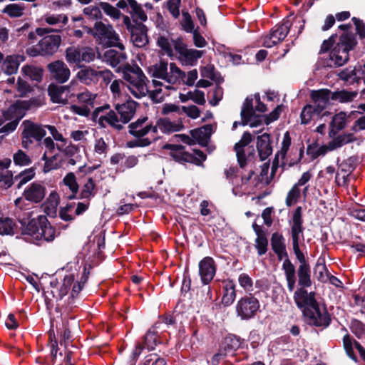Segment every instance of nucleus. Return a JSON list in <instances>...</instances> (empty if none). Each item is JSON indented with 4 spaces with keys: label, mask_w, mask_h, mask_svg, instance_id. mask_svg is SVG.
Returning <instances> with one entry per match:
<instances>
[{
    "label": "nucleus",
    "mask_w": 365,
    "mask_h": 365,
    "mask_svg": "<svg viewBox=\"0 0 365 365\" xmlns=\"http://www.w3.org/2000/svg\"><path fill=\"white\" fill-rule=\"evenodd\" d=\"M314 107L322 112L332 100L331 92L328 89L313 90L310 93Z\"/></svg>",
    "instance_id": "17"
},
{
    "label": "nucleus",
    "mask_w": 365,
    "mask_h": 365,
    "mask_svg": "<svg viewBox=\"0 0 365 365\" xmlns=\"http://www.w3.org/2000/svg\"><path fill=\"white\" fill-rule=\"evenodd\" d=\"M153 83L156 88L150 93V97L154 102L160 103L164 99L165 94H162L163 88L169 90L173 87L169 85H165L162 81L156 79L153 80Z\"/></svg>",
    "instance_id": "39"
},
{
    "label": "nucleus",
    "mask_w": 365,
    "mask_h": 365,
    "mask_svg": "<svg viewBox=\"0 0 365 365\" xmlns=\"http://www.w3.org/2000/svg\"><path fill=\"white\" fill-rule=\"evenodd\" d=\"M13 161L16 165L21 167L29 166L32 163L30 156L21 149L14 153Z\"/></svg>",
    "instance_id": "47"
},
{
    "label": "nucleus",
    "mask_w": 365,
    "mask_h": 365,
    "mask_svg": "<svg viewBox=\"0 0 365 365\" xmlns=\"http://www.w3.org/2000/svg\"><path fill=\"white\" fill-rule=\"evenodd\" d=\"M137 103L133 100H129L122 104H116L115 110L120 117L123 124L128 123L134 116L136 111Z\"/></svg>",
    "instance_id": "22"
},
{
    "label": "nucleus",
    "mask_w": 365,
    "mask_h": 365,
    "mask_svg": "<svg viewBox=\"0 0 365 365\" xmlns=\"http://www.w3.org/2000/svg\"><path fill=\"white\" fill-rule=\"evenodd\" d=\"M100 6L91 5L88 7L84 8L83 14L86 16H87L90 19H101L102 14L101 11Z\"/></svg>",
    "instance_id": "62"
},
{
    "label": "nucleus",
    "mask_w": 365,
    "mask_h": 365,
    "mask_svg": "<svg viewBox=\"0 0 365 365\" xmlns=\"http://www.w3.org/2000/svg\"><path fill=\"white\" fill-rule=\"evenodd\" d=\"M303 227L302 219V208L298 207L293 215L292 225L291 229L292 244L299 243L302 237Z\"/></svg>",
    "instance_id": "24"
},
{
    "label": "nucleus",
    "mask_w": 365,
    "mask_h": 365,
    "mask_svg": "<svg viewBox=\"0 0 365 365\" xmlns=\"http://www.w3.org/2000/svg\"><path fill=\"white\" fill-rule=\"evenodd\" d=\"M75 78L88 86L96 85L100 78L108 85L113 78V73L108 69L98 70L91 66H83L79 68Z\"/></svg>",
    "instance_id": "4"
},
{
    "label": "nucleus",
    "mask_w": 365,
    "mask_h": 365,
    "mask_svg": "<svg viewBox=\"0 0 365 365\" xmlns=\"http://www.w3.org/2000/svg\"><path fill=\"white\" fill-rule=\"evenodd\" d=\"M22 131L34 138L36 141L40 142L45 137L46 132L45 130L46 125L34 123L30 120H24L22 123Z\"/></svg>",
    "instance_id": "21"
},
{
    "label": "nucleus",
    "mask_w": 365,
    "mask_h": 365,
    "mask_svg": "<svg viewBox=\"0 0 365 365\" xmlns=\"http://www.w3.org/2000/svg\"><path fill=\"white\" fill-rule=\"evenodd\" d=\"M123 77L127 83L128 89L137 98L146 96L148 92L147 78L140 68L127 64L123 69Z\"/></svg>",
    "instance_id": "1"
},
{
    "label": "nucleus",
    "mask_w": 365,
    "mask_h": 365,
    "mask_svg": "<svg viewBox=\"0 0 365 365\" xmlns=\"http://www.w3.org/2000/svg\"><path fill=\"white\" fill-rule=\"evenodd\" d=\"M224 291L225 292L222 299V302L225 305H230L236 297L235 284L232 282H228L225 285Z\"/></svg>",
    "instance_id": "48"
},
{
    "label": "nucleus",
    "mask_w": 365,
    "mask_h": 365,
    "mask_svg": "<svg viewBox=\"0 0 365 365\" xmlns=\"http://www.w3.org/2000/svg\"><path fill=\"white\" fill-rule=\"evenodd\" d=\"M294 299L297 306L302 311L307 308H311L317 303L314 297V293H308L304 288H299L295 291Z\"/></svg>",
    "instance_id": "18"
},
{
    "label": "nucleus",
    "mask_w": 365,
    "mask_h": 365,
    "mask_svg": "<svg viewBox=\"0 0 365 365\" xmlns=\"http://www.w3.org/2000/svg\"><path fill=\"white\" fill-rule=\"evenodd\" d=\"M35 176V170L33 168L26 169L15 177V180L18 181L17 187L21 188L22 185H25L31 180Z\"/></svg>",
    "instance_id": "51"
},
{
    "label": "nucleus",
    "mask_w": 365,
    "mask_h": 365,
    "mask_svg": "<svg viewBox=\"0 0 365 365\" xmlns=\"http://www.w3.org/2000/svg\"><path fill=\"white\" fill-rule=\"evenodd\" d=\"M259 308L258 300L253 297H245L240 299L236 305L237 316L242 319L253 317Z\"/></svg>",
    "instance_id": "10"
},
{
    "label": "nucleus",
    "mask_w": 365,
    "mask_h": 365,
    "mask_svg": "<svg viewBox=\"0 0 365 365\" xmlns=\"http://www.w3.org/2000/svg\"><path fill=\"white\" fill-rule=\"evenodd\" d=\"M74 279L75 278L73 274H68L65 276L62 285L58 289H57L58 298L62 299L67 294L71 284L74 282Z\"/></svg>",
    "instance_id": "55"
},
{
    "label": "nucleus",
    "mask_w": 365,
    "mask_h": 365,
    "mask_svg": "<svg viewBox=\"0 0 365 365\" xmlns=\"http://www.w3.org/2000/svg\"><path fill=\"white\" fill-rule=\"evenodd\" d=\"M43 21L48 25L58 26L59 29H53L55 31H59L68 22V17L64 14H46L43 17ZM52 31L48 29H37L36 32L39 35H43Z\"/></svg>",
    "instance_id": "19"
},
{
    "label": "nucleus",
    "mask_w": 365,
    "mask_h": 365,
    "mask_svg": "<svg viewBox=\"0 0 365 365\" xmlns=\"http://www.w3.org/2000/svg\"><path fill=\"white\" fill-rule=\"evenodd\" d=\"M257 148L262 160H264L272 154V148L269 134L264 133L257 138Z\"/></svg>",
    "instance_id": "29"
},
{
    "label": "nucleus",
    "mask_w": 365,
    "mask_h": 365,
    "mask_svg": "<svg viewBox=\"0 0 365 365\" xmlns=\"http://www.w3.org/2000/svg\"><path fill=\"white\" fill-rule=\"evenodd\" d=\"M216 272V265L212 257H205L199 262V274L204 284H209Z\"/></svg>",
    "instance_id": "14"
},
{
    "label": "nucleus",
    "mask_w": 365,
    "mask_h": 365,
    "mask_svg": "<svg viewBox=\"0 0 365 365\" xmlns=\"http://www.w3.org/2000/svg\"><path fill=\"white\" fill-rule=\"evenodd\" d=\"M303 314L309 324L316 327H327L329 324L330 318L326 309L320 307L318 303L304 309Z\"/></svg>",
    "instance_id": "7"
},
{
    "label": "nucleus",
    "mask_w": 365,
    "mask_h": 365,
    "mask_svg": "<svg viewBox=\"0 0 365 365\" xmlns=\"http://www.w3.org/2000/svg\"><path fill=\"white\" fill-rule=\"evenodd\" d=\"M61 38L58 34L48 35L43 37L39 41L43 56L52 55L58 51L61 45Z\"/></svg>",
    "instance_id": "20"
},
{
    "label": "nucleus",
    "mask_w": 365,
    "mask_h": 365,
    "mask_svg": "<svg viewBox=\"0 0 365 365\" xmlns=\"http://www.w3.org/2000/svg\"><path fill=\"white\" fill-rule=\"evenodd\" d=\"M354 140V137L352 134L341 135L334 138L332 141L329 142L327 145L319 147L315 153L313 155L314 158L319 155H324L327 151H331L336 149L343 145L347 144Z\"/></svg>",
    "instance_id": "15"
},
{
    "label": "nucleus",
    "mask_w": 365,
    "mask_h": 365,
    "mask_svg": "<svg viewBox=\"0 0 365 365\" xmlns=\"http://www.w3.org/2000/svg\"><path fill=\"white\" fill-rule=\"evenodd\" d=\"M157 130H160L163 133H174L182 130L183 125L181 122H172L167 118H161L158 120Z\"/></svg>",
    "instance_id": "33"
},
{
    "label": "nucleus",
    "mask_w": 365,
    "mask_h": 365,
    "mask_svg": "<svg viewBox=\"0 0 365 365\" xmlns=\"http://www.w3.org/2000/svg\"><path fill=\"white\" fill-rule=\"evenodd\" d=\"M24 76L29 78L32 81L39 83L42 81L43 70L32 65H25L21 68Z\"/></svg>",
    "instance_id": "37"
},
{
    "label": "nucleus",
    "mask_w": 365,
    "mask_h": 365,
    "mask_svg": "<svg viewBox=\"0 0 365 365\" xmlns=\"http://www.w3.org/2000/svg\"><path fill=\"white\" fill-rule=\"evenodd\" d=\"M46 128L50 132L56 141V148L66 156L72 157L78 151V148L63 136L54 125H46Z\"/></svg>",
    "instance_id": "8"
},
{
    "label": "nucleus",
    "mask_w": 365,
    "mask_h": 365,
    "mask_svg": "<svg viewBox=\"0 0 365 365\" xmlns=\"http://www.w3.org/2000/svg\"><path fill=\"white\" fill-rule=\"evenodd\" d=\"M288 289L290 292L294 290L295 286V267L289 259H285L282 264Z\"/></svg>",
    "instance_id": "36"
},
{
    "label": "nucleus",
    "mask_w": 365,
    "mask_h": 365,
    "mask_svg": "<svg viewBox=\"0 0 365 365\" xmlns=\"http://www.w3.org/2000/svg\"><path fill=\"white\" fill-rule=\"evenodd\" d=\"M174 48L179 54V60L184 65L193 66L203 55V51L192 48H187L185 44L180 40L173 42Z\"/></svg>",
    "instance_id": "9"
},
{
    "label": "nucleus",
    "mask_w": 365,
    "mask_h": 365,
    "mask_svg": "<svg viewBox=\"0 0 365 365\" xmlns=\"http://www.w3.org/2000/svg\"><path fill=\"white\" fill-rule=\"evenodd\" d=\"M96 185L92 178H88L81 190L82 198L90 199L95 195Z\"/></svg>",
    "instance_id": "60"
},
{
    "label": "nucleus",
    "mask_w": 365,
    "mask_h": 365,
    "mask_svg": "<svg viewBox=\"0 0 365 365\" xmlns=\"http://www.w3.org/2000/svg\"><path fill=\"white\" fill-rule=\"evenodd\" d=\"M40 230L36 236V239H43L46 241H52L55 237V230L48 223V220L44 215H39Z\"/></svg>",
    "instance_id": "28"
},
{
    "label": "nucleus",
    "mask_w": 365,
    "mask_h": 365,
    "mask_svg": "<svg viewBox=\"0 0 365 365\" xmlns=\"http://www.w3.org/2000/svg\"><path fill=\"white\" fill-rule=\"evenodd\" d=\"M322 112L311 104L305 106L301 112V122L303 124L309 123L315 116L320 115Z\"/></svg>",
    "instance_id": "43"
},
{
    "label": "nucleus",
    "mask_w": 365,
    "mask_h": 365,
    "mask_svg": "<svg viewBox=\"0 0 365 365\" xmlns=\"http://www.w3.org/2000/svg\"><path fill=\"white\" fill-rule=\"evenodd\" d=\"M170 42L168 38L164 36H160L158 38L157 43L158 45L164 51L165 53L168 56H173V47H174L173 42Z\"/></svg>",
    "instance_id": "61"
},
{
    "label": "nucleus",
    "mask_w": 365,
    "mask_h": 365,
    "mask_svg": "<svg viewBox=\"0 0 365 365\" xmlns=\"http://www.w3.org/2000/svg\"><path fill=\"white\" fill-rule=\"evenodd\" d=\"M351 329L352 332L358 337L365 336V324L361 322L354 320L351 323Z\"/></svg>",
    "instance_id": "64"
},
{
    "label": "nucleus",
    "mask_w": 365,
    "mask_h": 365,
    "mask_svg": "<svg viewBox=\"0 0 365 365\" xmlns=\"http://www.w3.org/2000/svg\"><path fill=\"white\" fill-rule=\"evenodd\" d=\"M63 327L64 328L63 334L62 336V339H61V344L67 346L68 341L71 338V330H78L79 328L78 322L74 319L67 320L63 323Z\"/></svg>",
    "instance_id": "40"
},
{
    "label": "nucleus",
    "mask_w": 365,
    "mask_h": 365,
    "mask_svg": "<svg viewBox=\"0 0 365 365\" xmlns=\"http://www.w3.org/2000/svg\"><path fill=\"white\" fill-rule=\"evenodd\" d=\"M253 114V98L252 97H247L245 99L241 110L240 115L242 118V124L244 125L248 124V121Z\"/></svg>",
    "instance_id": "41"
},
{
    "label": "nucleus",
    "mask_w": 365,
    "mask_h": 365,
    "mask_svg": "<svg viewBox=\"0 0 365 365\" xmlns=\"http://www.w3.org/2000/svg\"><path fill=\"white\" fill-rule=\"evenodd\" d=\"M104 61L109 63L112 67H115L118 65L123 64L127 56L123 50L117 51L114 49H108L103 54Z\"/></svg>",
    "instance_id": "32"
},
{
    "label": "nucleus",
    "mask_w": 365,
    "mask_h": 365,
    "mask_svg": "<svg viewBox=\"0 0 365 365\" xmlns=\"http://www.w3.org/2000/svg\"><path fill=\"white\" fill-rule=\"evenodd\" d=\"M15 88L19 97H25L33 91L31 86L21 77L18 78Z\"/></svg>",
    "instance_id": "46"
},
{
    "label": "nucleus",
    "mask_w": 365,
    "mask_h": 365,
    "mask_svg": "<svg viewBox=\"0 0 365 365\" xmlns=\"http://www.w3.org/2000/svg\"><path fill=\"white\" fill-rule=\"evenodd\" d=\"M42 160L45 161L43 167V171L45 173L49 172L51 170L58 169L61 165V160H60V155L56 154L51 158L46 156V153L42 156Z\"/></svg>",
    "instance_id": "44"
},
{
    "label": "nucleus",
    "mask_w": 365,
    "mask_h": 365,
    "mask_svg": "<svg viewBox=\"0 0 365 365\" xmlns=\"http://www.w3.org/2000/svg\"><path fill=\"white\" fill-rule=\"evenodd\" d=\"M164 148L170 150V156L179 163H191L193 160V155L186 152L184 147L180 145L167 144Z\"/></svg>",
    "instance_id": "26"
},
{
    "label": "nucleus",
    "mask_w": 365,
    "mask_h": 365,
    "mask_svg": "<svg viewBox=\"0 0 365 365\" xmlns=\"http://www.w3.org/2000/svg\"><path fill=\"white\" fill-rule=\"evenodd\" d=\"M100 8L103 12L113 19H119L121 16V12L115 7L107 2H100Z\"/></svg>",
    "instance_id": "54"
},
{
    "label": "nucleus",
    "mask_w": 365,
    "mask_h": 365,
    "mask_svg": "<svg viewBox=\"0 0 365 365\" xmlns=\"http://www.w3.org/2000/svg\"><path fill=\"white\" fill-rule=\"evenodd\" d=\"M94 32L89 29L88 33L92 34L95 37L104 41L110 46H117L120 50L124 49L123 44L119 42V36L111 25L106 24L102 21H97L94 25Z\"/></svg>",
    "instance_id": "6"
},
{
    "label": "nucleus",
    "mask_w": 365,
    "mask_h": 365,
    "mask_svg": "<svg viewBox=\"0 0 365 365\" xmlns=\"http://www.w3.org/2000/svg\"><path fill=\"white\" fill-rule=\"evenodd\" d=\"M291 23L289 20H284L282 25L274 27L271 34L266 36L264 38L263 44L264 46L271 48L283 41L287 36Z\"/></svg>",
    "instance_id": "11"
},
{
    "label": "nucleus",
    "mask_w": 365,
    "mask_h": 365,
    "mask_svg": "<svg viewBox=\"0 0 365 365\" xmlns=\"http://www.w3.org/2000/svg\"><path fill=\"white\" fill-rule=\"evenodd\" d=\"M346 124V114L341 112L335 115L331 123V130L333 132H337L343 129Z\"/></svg>",
    "instance_id": "57"
},
{
    "label": "nucleus",
    "mask_w": 365,
    "mask_h": 365,
    "mask_svg": "<svg viewBox=\"0 0 365 365\" xmlns=\"http://www.w3.org/2000/svg\"><path fill=\"white\" fill-rule=\"evenodd\" d=\"M15 227V222L12 219L9 217L0 219V235H13Z\"/></svg>",
    "instance_id": "53"
},
{
    "label": "nucleus",
    "mask_w": 365,
    "mask_h": 365,
    "mask_svg": "<svg viewBox=\"0 0 365 365\" xmlns=\"http://www.w3.org/2000/svg\"><path fill=\"white\" fill-rule=\"evenodd\" d=\"M148 72L153 78L162 80L163 83L171 86L179 83L185 76V73L175 63H168L163 61L150 66Z\"/></svg>",
    "instance_id": "2"
},
{
    "label": "nucleus",
    "mask_w": 365,
    "mask_h": 365,
    "mask_svg": "<svg viewBox=\"0 0 365 365\" xmlns=\"http://www.w3.org/2000/svg\"><path fill=\"white\" fill-rule=\"evenodd\" d=\"M24 60L25 57L23 55L7 56L1 65L2 72L9 76L16 73L20 63Z\"/></svg>",
    "instance_id": "23"
},
{
    "label": "nucleus",
    "mask_w": 365,
    "mask_h": 365,
    "mask_svg": "<svg viewBox=\"0 0 365 365\" xmlns=\"http://www.w3.org/2000/svg\"><path fill=\"white\" fill-rule=\"evenodd\" d=\"M131 41L137 47H143L148 42V37L143 26L131 29Z\"/></svg>",
    "instance_id": "38"
},
{
    "label": "nucleus",
    "mask_w": 365,
    "mask_h": 365,
    "mask_svg": "<svg viewBox=\"0 0 365 365\" xmlns=\"http://www.w3.org/2000/svg\"><path fill=\"white\" fill-rule=\"evenodd\" d=\"M96 97L97 94L91 93L88 90L78 93L76 96L79 103L88 106L90 108H93Z\"/></svg>",
    "instance_id": "49"
},
{
    "label": "nucleus",
    "mask_w": 365,
    "mask_h": 365,
    "mask_svg": "<svg viewBox=\"0 0 365 365\" xmlns=\"http://www.w3.org/2000/svg\"><path fill=\"white\" fill-rule=\"evenodd\" d=\"M129 133L137 138H143L149 132L157 133V126L148 121L147 117L138 119L128 125Z\"/></svg>",
    "instance_id": "12"
},
{
    "label": "nucleus",
    "mask_w": 365,
    "mask_h": 365,
    "mask_svg": "<svg viewBox=\"0 0 365 365\" xmlns=\"http://www.w3.org/2000/svg\"><path fill=\"white\" fill-rule=\"evenodd\" d=\"M128 2L131 9L130 13L133 18L141 21L147 20V15L135 0H128Z\"/></svg>",
    "instance_id": "50"
},
{
    "label": "nucleus",
    "mask_w": 365,
    "mask_h": 365,
    "mask_svg": "<svg viewBox=\"0 0 365 365\" xmlns=\"http://www.w3.org/2000/svg\"><path fill=\"white\" fill-rule=\"evenodd\" d=\"M63 182L65 185L68 187L73 195L70 196V198L74 197V195L78 190V185L76 181V178L73 173H68L63 178Z\"/></svg>",
    "instance_id": "56"
},
{
    "label": "nucleus",
    "mask_w": 365,
    "mask_h": 365,
    "mask_svg": "<svg viewBox=\"0 0 365 365\" xmlns=\"http://www.w3.org/2000/svg\"><path fill=\"white\" fill-rule=\"evenodd\" d=\"M33 212V211L24 212L22 216L19 215V221L23 225H26L27 234L36 238L40 230V222L39 216L37 219H32L28 221Z\"/></svg>",
    "instance_id": "25"
},
{
    "label": "nucleus",
    "mask_w": 365,
    "mask_h": 365,
    "mask_svg": "<svg viewBox=\"0 0 365 365\" xmlns=\"http://www.w3.org/2000/svg\"><path fill=\"white\" fill-rule=\"evenodd\" d=\"M271 245L274 252H282L283 249H285L284 243V238L282 235L278 233H274L271 238Z\"/></svg>",
    "instance_id": "63"
},
{
    "label": "nucleus",
    "mask_w": 365,
    "mask_h": 365,
    "mask_svg": "<svg viewBox=\"0 0 365 365\" xmlns=\"http://www.w3.org/2000/svg\"><path fill=\"white\" fill-rule=\"evenodd\" d=\"M356 45V40L354 34L347 32L343 34L329 54L328 65L329 66H343L349 58V52L353 50Z\"/></svg>",
    "instance_id": "3"
},
{
    "label": "nucleus",
    "mask_w": 365,
    "mask_h": 365,
    "mask_svg": "<svg viewBox=\"0 0 365 365\" xmlns=\"http://www.w3.org/2000/svg\"><path fill=\"white\" fill-rule=\"evenodd\" d=\"M299 284L308 287L312 284L310 278V268L308 264H300L298 268Z\"/></svg>",
    "instance_id": "42"
},
{
    "label": "nucleus",
    "mask_w": 365,
    "mask_h": 365,
    "mask_svg": "<svg viewBox=\"0 0 365 365\" xmlns=\"http://www.w3.org/2000/svg\"><path fill=\"white\" fill-rule=\"evenodd\" d=\"M212 126L210 125L202 126L200 128L192 130L190 135L194 140L199 144H205L211 135Z\"/></svg>",
    "instance_id": "35"
},
{
    "label": "nucleus",
    "mask_w": 365,
    "mask_h": 365,
    "mask_svg": "<svg viewBox=\"0 0 365 365\" xmlns=\"http://www.w3.org/2000/svg\"><path fill=\"white\" fill-rule=\"evenodd\" d=\"M356 92H349L344 90L331 93L332 100L338 101L341 103L351 101L356 96Z\"/></svg>",
    "instance_id": "52"
},
{
    "label": "nucleus",
    "mask_w": 365,
    "mask_h": 365,
    "mask_svg": "<svg viewBox=\"0 0 365 365\" xmlns=\"http://www.w3.org/2000/svg\"><path fill=\"white\" fill-rule=\"evenodd\" d=\"M252 228L257 235L255 247L259 255H264L267 250L268 240L266 232L257 224L252 225Z\"/></svg>",
    "instance_id": "30"
},
{
    "label": "nucleus",
    "mask_w": 365,
    "mask_h": 365,
    "mask_svg": "<svg viewBox=\"0 0 365 365\" xmlns=\"http://www.w3.org/2000/svg\"><path fill=\"white\" fill-rule=\"evenodd\" d=\"M362 73L361 66H359L354 68L343 70L339 73V76L341 80L349 83H354L361 81V73Z\"/></svg>",
    "instance_id": "34"
},
{
    "label": "nucleus",
    "mask_w": 365,
    "mask_h": 365,
    "mask_svg": "<svg viewBox=\"0 0 365 365\" xmlns=\"http://www.w3.org/2000/svg\"><path fill=\"white\" fill-rule=\"evenodd\" d=\"M66 60L69 63H81L80 48L69 47L66 50Z\"/></svg>",
    "instance_id": "58"
},
{
    "label": "nucleus",
    "mask_w": 365,
    "mask_h": 365,
    "mask_svg": "<svg viewBox=\"0 0 365 365\" xmlns=\"http://www.w3.org/2000/svg\"><path fill=\"white\" fill-rule=\"evenodd\" d=\"M252 140V135L248 132H245L241 140L235 145L237 161L241 168H243L246 165V158L243 148L248 145Z\"/></svg>",
    "instance_id": "27"
},
{
    "label": "nucleus",
    "mask_w": 365,
    "mask_h": 365,
    "mask_svg": "<svg viewBox=\"0 0 365 365\" xmlns=\"http://www.w3.org/2000/svg\"><path fill=\"white\" fill-rule=\"evenodd\" d=\"M291 145V138L288 132L284 135L283 140L282 143L281 150L276 155L274 160L272 163V173H274L279 163V158H281V165L285 164L284 159L286 156L287 152Z\"/></svg>",
    "instance_id": "31"
},
{
    "label": "nucleus",
    "mask_w": 365,
    "mask_h": 365,
    "mask_svg": "<svg viewBox=\"0 0 365 365\" xmlns=\"http://www.w3.org/2000/svg\"><path fill=\"white\" fill-rule=\"evenodd\" d=\"M47 68L52 78L60 83L66 82L70 78L71 71L62 61H56L49 63Z\"/></svg>",
    "instance_id": "13"
},
{
    "label": "nucleus",
    "mask_w": 365,
    "mask_h": 365,
    "mask_svg": "<svg viewBox=\"0 0 365 365\" xmlns=\"http://www.w3.org/2000/svg\"><path fill=\"white\" fill-rule=\"evenodd\" d=\"M46 187L41 182H33L25 188L23 192V197H18L14 200L15 206L21 211H26V202L27 200L31 203H39L46 195Z\"/></svg>",
    "instance_id": "5"
},
{
    "label": "nucleus",
    "mask_w": 365,
    "mask_h": 365,
    "mask_svg": "<svg viewBox=\"0 0 365 365\" xmlns=\"http://www.w3.org/2000/svg\"><path fill=\"white\" fill-rule=\"evenodd\" d=\"M76 84L77 81L72 80L68 86L49 85L48 92L51 101L56 103L66 104L68 99L64 96V92L66 89H69Z\"/></svg>",
    "instance_id": "16"
},
{
    "label": "nucleus",
    "mask_w": 365,
    "mask_h": 365,
    "mask_svg": "<svg viewBox=\"0 0 365 365\" xmlns=\"http://www.w3.org/2000/svg\"><path fill=\"white\" fill-rule=\"evenodd\" d=\"M104 120L112 127L117 130L123 128V123L118 118L117 114L114 111H110L106 115L103 117Z\"/></svg>",
    "instance_id": "59"
},
{
    "label": "nucleus",
    "mask_w": 365,
    "mask_h": 365,
    "mask_svg": "<svg viewBox=\"0 0 365 365\" xmlns=\"http://www.w3.org/2000/svg\"><path fill=\"white\" fill-rule=\"evenodd\" d=\"M25 6L24 4H11L4 7L2 12L11 18L21 17L24 14Z\"/></svg>",
    "instance_id": "45"
}]
</instances>
